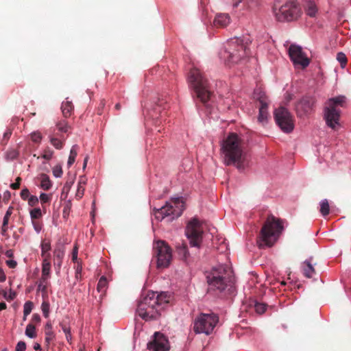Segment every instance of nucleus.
Segmentation results:
<instances>
[{
  "label": "nucleus",
  "mask_w": 351,
  "mask_h": 351,
  "mask_svg": "<svg viewBox=\"0 0 351 351\" xmlns=\"http://www.w3.org/2000/svg\"><path fill=\"white\" fill-rule=\"evenodd\" d=\"M220 154L226 166L234 165L239 170L245 167L244 143L236 133H230L220 143Z\"/></svg>",
  "instance_id": "nucleus-1"
},
{
  "label": "nucleus",
  "mask_w": 351,
  "mask_h": 351,
  "mask_svg": "<svg viewBox=\"0 0 351 351\" xmlns=\"http://www.w3.org/2000/svg\"><path fill=\"white\" fill-rule=\"evenodd\" d=\"M208 289L214 293H222L230 290L235 280L233 271L226 265H219L213 267L206 274Z\"/></svg>",
  "instance_id": "nucleus-2"
},
{
  "label": "nucleus",
  "mask_w": 351,
  "mask_h": 351,
  "mask_svg": "<svg viewBox=\"0 0 351 351\" xmlns=\"http://www.w3.org/2000/svg\"><path fill=\"white\" fill-rule=\"evenodd\" d=\"M167 302L169 298L166 293H148L138 302L137 314L146 322L158 319Z\"/></svg>",
  "instance_id": "nucleus-3"
},
{
  "label": "nucleus",
  "mask_w": 351,
  "mask_h": 351,
  "mask_svg": "<svg viewBox=\"0 0 351 351\" xmlns=\"http://www.w3.org/2000/svg\"><path fill=\"white\" fill-rule=\"evenodd\" d=\"M250 40L246 38H230L219 53L220 58L228 66L238 63L249 54Z\"/></svg>",
  "instance_id": "nucleus-4"
},
{
  "label": "nucleus",
  "mask_w": 351,
  "mask_h": 351,
  "mask_svg": "<svg viewBox=\"0 0 351 351\" xmlns=\"http://www.w3.org/2000/svg\"><path fill=\"white\" fill-rule=\"evenodd\" d=\"M284 229L281 219L269 215L265 221L257 243L260 247H271L278 241Z\"/></svg>",
  "instance_id": "nucleus-5"
},
{
  "label": "nucleus",
  "mask_w": 351,
  "mask_h": 351,
  "mask_svg": "<svg viewBox=\"0 0 351 351\" xmlns=\"http://www.w3.org/2000/svg\"><path fill=\"white\" fill-rule=\"evenodd\" d=\"M189 86L195 90L197 97L203 103H206L210 97L211 92L208 88L207 80L196 67H193L188 75Z\"/></svg>",
  "instance_id": "nucleus-6"
},
{
  "label": "nucleus",
  "mask_w": 351,
  "mask_h": 351,
  "mask_svg": "<svg viewBox=\"0 0 351 351\" xmlns=\"http://www.w3.org/2000/svg\"><path fill=\"white\" fill-rule=\"evenodd\" d=\"M346 103V97L339 95L329 99L326 102L324 110V117L326 125L336 130L339 126L340 108Z\"/></svg>",
  "instance_id": "nucleus-7"
},
{
  "label": "nucleus",
  "mask_w": 351,
  "mask_h": 351,
  "mask_svg": "<svg viewBox=\"0 0 351 351\" xmlns=\"http://www.w3.org/2000/svg\"><path fill=\"white\" fill-rule=\"evenodd\" d=\"M273 12L276 20L280 22L296 21L303 14L297 0H287L280 8H274Z\"/></svg>",
  "instance_id": "nucleus-8"
},
{
  "label": "nucleus",
  "mask_w": 351,
  "mask_h": 351,
  "mask_svg": "<svg viewBox=\"0 0 351 351\" xmlns=\"http://www.w3.org/2000/svg\"><path fill=\"white\" fill-rule=\"evenodd\" d=\"M184 208V202L182 198H172L166 204L159 208H154V215L158 221L165 218L168 221H172L180 217Z\"/></svg>",
  "instance_id": "nucleus-9"
},
{
  "label": "nucleus",
  "mask_w": 351,
  "mask_h": 351,
  "mask_svg": "<svg viewBox=\"0 0 351 351\" xmlns=\"http://www.w3.org/2000/svg\"><path fill=\"white\" fill-rule=\"evenodd\" d=\"M219 322V317L214 313H202L193 322V330L197 334L210 335Z\"/></svg>",
  "instance_id": "nucleus-10"
},
{
  "label": "nucleus",
  "mask_w": 351,
  "mask_h": 351,
  "mask_svg": "<svg viewBox=\"0 0 351 351\" xmlns=\"http://www.w3.org/2000/svg\"><path fill=\"white\" fill-rule=\"evenodd\" d=\"M153 250L156 257L157 267H168L172 260V250L169 245L164 241L158 240L154 242Z\"/></svg>",
  "instance_id": "nucleus-11"
},
{
  "label": "nucleus",
  "mask_w": 351,
  "mask_h": 351,
  "mask_svg": "<svg viewBox=\"0 0 351 351\" xmlns=\"http://www.w3.org/2000/svg\"><path fill=\"white\" fill-rule=\"evenodd\" d=\"M274 119L280 130L287 134L293 132L295 128V120L290 112L284 107H280L275 110Z\"/></svg>",
  "instance_id": "nucleus-12"
},
{
  "label": "nucleus",
  "mask_w": 351,
  "mask_h": 351,
  "mask_svg": "<svg viewBox=\"0 0 351 351\" xmlns=\"http://www.w3.org/2000/svg\"><path fill=\"white\" fill-rule=\"evenodd\" d=\"M203 230L200 222L196 219H192L187 224L185 234L192 247H199L202 239Z\"/></svg>",
  "instance_id": "nucleus-13"
},
{
  "label": "nucleus",
  "mask_w": 351,
  "mask_h": 351,
  "mask_svg": "<svg viewBox=\"0 0 351 351\" xmlns=\"http://www.w3.org/2000/svg\"><path fill=\"white\" fill-rule=\"evenodd\" d=\"M288 52L295 67L305 69L309 65L310 59L300 46L292 44L289 46Z\"/></svg>",
  "instance_id": "nucleus-14"
},
{
  "label": "nucleus",
  "mask_w": 351,
  "mask_h": 351,
  "mask_svg": "<svg viewBox=\"0 0 351 351\" xmlns=\"http://www.w3.org/2000/svg\"><path fill=\"white\" fill-rule=\"evenodd\" d=\"M147 349L149 351H169V340L163 334L156 332L153 340L147 343Z\"/></svg>",
  "instance_id": "nucleus-15"
},
{
  "label": "nucleus",
  "mask_w": 351,
  "mask_h": 351,
  "mask_svg": "<svg viewBox=\"0 0 351 351\" xmlns=\"http://www.w3.org/2000/svg\"><path fill=\"white\" fill-rule=\"evenodd\" d=\"M314 105V100L312 98H302L296 105L298 116L302 117L309 113Z\"/></svg>",
  "instance_id": "nucleus-16"
},
{
  "label": "nucleus",
  "mask_w": 351,
  "mask_h": 351,
  "mask_svg": "<svg viewBox=\"0 0 351 351\" xmlns=\"http://www.w3.org/2000/svg\"><path fill=\"white\" fill-rule=\"evenodd\" d=\"M231 22V18L227 13H218L215 15L213 24L216 27L224 28Z\"/></svg>",
  "instance_id": "nucleus-17"
},
{
  "label": "nucleus",
  "mask_w": 351,
  "mask_h": 351,
  "mask_svg": "<svg viewBox=\"0 0 351 351\" xmlns=\"http://www.w3.org/2000/svg\"><path fill=\"white\" fill-rule=\"evenodd\" d=\"M306 14L310 17H315L318 8L314 0H302Z\"/></svg>",
  "instance_id": "nucleus-18"
},
{
  "label": "nucleus",
  "mask_w": 351,
  "mask_h": 351,
  "mask_svg": "<svg viewBox=\"0 0 351 351\" xmlns=\"http://www.w3.org/2000/svg\"><path fill=\"white\" fill-rule=\"evenodd\" d=\"M311 261L312 258H311L304 261L302 265L303 274L306 278H312L315 274V271L311 263Z\"/></svg>",
  "instance_id": "nucleus-19"
},
{
  "label": "nucleus",
  "mask_w": 351,
  "mask_h": 351,
  "mask_svg": "<svg viewBox=\"0 0 351 351\" xmlns=\"http://www.w3.org/2000/svg\"><path fill=\"white\" fill-rule=\"evenodd\" d=\"M268 107L265 102L261 101V106L259 108V114L258 117V121L262 124H265L267 121L268 117Z\"/></svg>",
  "instance_id": "nucleus-20"
},
{
  "label": "nucleus",
  "mask_w": 351,
  "mask_h": 351,
  "mask_svg": "<svg viewBox=\"0 0 351 351\" xmlns=\"http://www.w3.org/2000/svg\"><path fill=\"white\" fill-rule=\"evenodd\" d=\"M87 179L84 176H80L77 183V191L75 193V197L77 199H81L84 193L85 186L86 184Z\"/></svg>",
  "instance_id": "nucleus-21"
},
{
  "label": "nucleus",
  "mask_w": 351,
  "mask_h": 351,
  "mask_svg": "<svg viewBox=\"0 0 351 351\" xmlns=\"http://www.w3.org/2000/svg\"><path fill=\"white\" fill-rule=\"evenodd\" d=\"M41 256L43 260H50L51 243L49 241L44 240L40 244Z\"/></svg>",
  "instance_id": "nucleus-22"
},
{
  "label": "nucleus",
  "mask_w": 351,
  "mask_h": 351,
  "mask_svg": "<svg viewBox=\"0 0 351 351\" xmlns=\"http://www.w3.org/2000/svg\"><path fill=\"white\" fill-rule=\"evenodd\" d=\"M50 260H43L41 278H43V280H48L50 278Z\"/></svg>",
  "instance_id": "nucleus-23"
},
{
  "label": "nucleus",
  "mask_w": 351,
  "mask_h": 351,
  "mask_svg": "<svg viewBox=\"0 0 351 351\" xmlns=\"http://www.w3.org/2000/svg\"><path fill=\"white\" fill-rule=\"evenodd\" d=\"M61 109L64 117H68L71 115L73 110V105L72 102L69 101L68 98H66V101L62 102Z\"/></svg>",
  "instance_id": "nucleus-24"
},
{
  "label": "nucleus",
  "mask_w": 351,
  "mask_h": 351,
  "mask_svg": "<svg viewBox=\"0 0 351 351\" xmlns=\"http://www.w3.org/2000/svg\"><path fill=\"white\" fill-rule=\"evenodd\" d=\"M228 2L234 8L237 7L241 3H243L246 7L250 8L256 3V0H228Z\"/></svg>",
  "instance_id": "nucleus-25"
},
{
  "label": "nucleus",
  "mask_w": 351,
  "mask_h": 351,
  "mask_svg": "<svg viewBox=\"0 0 351 351\" xmlns=\"http://www.w3.org/2000/svg\"><path fill=\"white\" fill-rule=\"evenodd\" d=\"M177 250L178 255L184 260H186L189 256V252L187 248V246L184 243H182L181 245H178L177 246Z\"/></svg>",
  "instance_id": "nucleus-26"
},
{
  "label": "nucleus",
  "mask_w": 351,
  "mask_h": 351,
  "mask_svg": "<svg viewBox=\"0 0 351 351\" xmlns=\"http://www.w3.org/2000/svg\"><path fill=\"white\" fill-rule=\"evenodd\" d=\"M77 149L78 146L77 145H74L72 146L70 150V154L67 161V165L69 167H71L75 162V158L77 155Z\"/></svg>",
  "instance_id": "nucleus-27"
},
{
  "label": "nucleus",
  "mask_w": 351,
  "mask_h": 351,
  "mask_svg": "<svg viewBox=\"0 0 351 351\" xmlns=\"http://www.w3.org/2000/svg\"><path fill=\"white\" fill-rule=\"evenodd\" d=\"M320 209L319 211L322 216L326 217L329 214L330 212V206L328 202L326 199H322L320 203Z\"/></svg>",
  "instance_id": "nucleus-28"
},
{
  "label": "nucleus",
  "mask_w": 351,
  "mask_h": 351,
  "mask_svg": "<svg viewBox=\"0 0 351 351\" xmlns=\"http://www.w3.org/2000/svg\"><path fill=\"white\" fill-rule=\"evenodd\" d=\"M40 179V187L43 190H49L51 187V182L49 178L47 175L43 174Z\"/></svg>",
  "instance_id": "nucleus-29"
},
{
  "label": "nucleus",
  "mask_w": 351,
  "mask_h": 351,
  "mask_svg": "<svg viewBox=\"0 0 351 351\" xmlns=\"http://www.w3.org/2000/svg\"><path fill=\"white\" fill-rule=\"evenodd\" d=\"M107 285L108 282L106 278L104 276H101L97 283V289L98 292L104 293L106 290Z\"/></svg>",
  "instance_id": "nucleus-30"
},
{
  "label": "nucleus",
  "mask_w": 351,
  "mask_h": 351,
  "mask_svg": "<svg viewBox=\"0 0 351 351\" xmlns=\"http://www.w3.org/2000/svg\"><path fill=\"white\" fill-rule=\"evenodd\" d=\"M25 335L31 339L36 337V328L34 325L31 324H27L25 328Z\"/></svg>",
  "instance_id": "nucleus-31"
},
{
  "label": "nucleus",
  "mask_w": 351,
  "mask_h": 351,
  "mask_svg": "<svg viewBox=\"0 0 351 351\" xmlns=\"http://www.w3.org/2000/svg\"><path fill=\"white\" fill-rule=\"evenodd\" d=\"M29 215L32 221L40 219L43 216L42 210L40 208H34L29 211Z\"/></svg>",
  "instance_id": "nucleus-32"
},
{
  "label": "nucleus",
  "mask_w": 351,
  "mask_h": 351,
  "mask_svg": "<svg viewBox=\"0 0 351 351\" xmlns=\"http://www.w3.org/2000/svg\"><path fill=\"white\" fill-rule=\"evenodd\" d=\"M56 128L59 132L66 133L69 131V126L65 120H61L56 123Z\"/></svg>",
  "instance_id": "nucleus-33"
},
{
  "label": "nucleus",
  "mask_w": 351,
  "mask_h": 351,
  "mask_svg": "<svg viewBox=\"0 0 351 351\" xmlns=\"http://www.w3.org/2000/svg\"><path fill=\"white\" fill-rule=\"evenodd\" d=\"M33 308V303L30 301H27L24 304L23 306V319H25L26 317L30 314Z\"/></svg>",
  "instance_id": "nucleus-34"
},
{
  "label": "nucleus",
  "mask_w": 351,
  "mask_h": 351,
  "mask_svg": "<svg viewBox=\"0 0 351 351\" xmlns=\"http://www.w3.org/2000/svg\"><path fill=\"white\" fill-rule=\"evenodd\" d=\"M45 342L49 346L51 341H53L56 338V335L53 330H45Z\"/></svg>",
  "instance_id": "nucleus-35"
},
{
  "label": "nucleus",
  "mask_w": 351,
  "mask_h": 351,
  "mask_svg": "<svg viewBox=\"0 0 351 351\" xmlns=\"http://www.w3.org/2000/svg\"><path fill=\"white\" fill-rule=\"evenodd\" d=\"M60 326L61 327L62 330L64 333V335H69L71 332V326L69 323V322H66V320H63L60 322L59 324Z\"/></svg>",
  "instance_id": "nucleus-36"
},
{
  "label": "nucleus",
  "mask_w": 351,
  "mask_h": 351,
  "mask_svg": "<svg viewBox=\"0 0 351 351\" xmlns=\"http://www.w3.org/2000/svg\"><path fill=\"white\" fill-rule=\"evenodd\" d=\"M41 309L43 315L45 318H47L49 315L50 305L47 301H43L41 304Z\"/></svg>",
  "instance_id": "nucleus-37"
},
{
  "label": "nucleus",
  "mask_w": 351,
  "mask_h": 351,
  "mask_svg": "<svg viewBox=\"0 0 351 351\" xmlns=\"http://www.w3.org/2000/svg\"><path fill=\"white\" fill-rule=\"evenodd\" d=\"M337 60L341 64V68H344L347 63V58L346 55L342 52H339L337 55Z\"/></svg>",
  "instance_id": "nucleus-38"
},
{
  "label": "nucleus",
  "mask_w": 351,
  "mask_h": 351,
  "mask_svg": "<svg viewBox=\"0 0 351 351\" xmlns=\"http://www.w3.org/2000/svg\"><path fill=\"white\" fill-rule=\"evenodd\" d=\"M50 142L51 145L58 149H60L62 147V141L57 138L50 137Z\"/></svg>",
  "instance_id": "nucleus-39"
},
{
  "label": "nucleus",
  "mask_w": 351,
  "mask_h": 351,
  "mask_svg": "<svg viewBox=\"0 0 351 351\" xmlns=\"http://www.w3.org/2000/svg\"><path fill=\"white\" fill-rule=\"evenodd\" d=\"M47 280H43V278H40L38 284V289L39 291H41L43 293L46 292L48 283Z\"/></svg>",
  "instance_id": "nucleus-40"
},
{
  "label": "nucleus",
  "mask_w": 351,
  "mask_h": 351,
  "mask_svg": "<svg viewBox=\"0 0 351 351\" xmlns=\"http://www.w3.org/2000/svg\"><path fill=\"white\" fill-rule=\"evenodd\" d=\"M19 156V153L16 149H10L5 154V157L8 160H14Z\"/></svg>",
  "instance_id": "nucleus-41"
},
{
  "label": "nucleus",
  "mask_w": 351,
  "mask_h": 351,
  "mask_svg": "<svg viewBox=\"0 0 351 351\" xmlns=\"http://www.w3.org/2000/svg\"><path fill=\"white\" fill-rule=\"evenodd\" d=\"M255 311L258 314H263L266 311V305L263 303H256L255 304Z\"/></svg>",
  "instance_id": "nucleus-42"
},
{
  "label": "nucleus",
  "mask_w": 351,
  "mask_h": 351,
  "mask_svg": "<svg viewBox=\"0 0 351 351\" xmlns=\"http://www.w3.org/2000/svg\"><path fill=\"white\" fill-rule=\"evenodd\" d=\"M43 138L42 134L39 132H34L31 134V139L34 143H40Z\"/></svg>",
  "instance_id": "nucleus-43"
},
{
  "label": "nucleus",
  "mask_w": 351,
  "mask_h": 351,
  "mask_svg": "<svg viewBox=\"0 0 351 351\" xmlns=\"http://www.w3.org/2000/svg\"><path fill=\"white\" fill-rule=\"evenodd\" d=\"M53 175L56 178H60L62 176V167L59 165H56L52 169Z\"/></svg>",
  "instance_id": "nucleus-44"
},
{
  "label": "nucleus",
  "mask_w": 351,
  "mask_h": 351,
  "mask_svg": "<svg viewBox=\"0 0 351 351\" xmlns=\"http://www.w3.org/2000/svg\"><path fill=\"white\" fill-rule=\"evenodd\" d=\"M9 219H10L9 217H6V216L3 217V224H2V227H1V234L3 236L5 235L6 232L8 230V224L9 222Z\"/></svg>",
  "instance_id": "nucleus-45"
},
{
  "label": "nucleus",
  "mask_w": 351,
  "mask_h": 351,
  "mask_svg": "<svg viewBox=\"0 0 351 351\" xmlns=\"http://www.w3.org/2000/svg\"><path fill=\"white\" fill-rule=\"evenodd\" d=\"M27 201L28 205L29 206L33 207V206H36L38 204L39 199L37 196L32 195L28 198V199Z\"/></svg>",
  "instance_id": "nucleus-46"
},
{
  "label": "nucleus",
  "mask_w": 351,
  "mask_h": 351,
  "mask_svg": "<svg viewBox=\"0 0 351 351\" xmlns=\"http://www.w3.org/2000/svg\"><path fill=\"white\" fill-rule=\"evenodd\" d=\"M39 199L42 204H45V203L49 202L51 201V195L50 194L42 193L40 195Z\"/></svg>",
  "instance_id": "nucleus-47"
},
{
  "label": "nucleus",
  "mask_w": 351,
  "mask_h": 351,
  "mask_svg": "<svg viewBox=\"0 0 351 351\" xmlns=\"http://www.w3.org/2000/svg\"><path fill=\"white\" fill-rule=\"evenodd\" d=\"M21 197L23 200L27 201L28 198L32 195H30L29 191L27 188L22 189L20 193Z\"/></svg>",
  "instance_id": "nucleus-48"
},
{
  "label": "nucleus",
  "mask_w": 351,
  "mask_h": 351,
  "mask_svg": "<svg viewBox=\"0 0 351 351\" xmlns=\"http://www.w3.org/2000/svg\"><path fill=\"white\" fill-rule=\"evenodd\" d=\"M53 154V151L46 150L43 154L42 158L45 159V160H51L52 158Z\"/></svg>",
  "instance_id": "nucleus-49"
},
{
  "label": "nucleus",
  "mask_w": 351,
  "mask_h": 351,
  "mask_svg": "<svg viewBox=\"0 0 351 351\" xmlns=\"http://www.w3.org/2000/svg\"><path fill=\"white\" fill-rule=\"evenodd\" d=\"M26 344L24 341H19L17 343L15 351H25Z\"/></svg>",
  "instance_id": "nucleus-50"
},
{
  "label": "nucleus",
  "mask_w": 351,
  "mask_h": 351,
  "mask_svg": "<svg viewBox=\"0 0 351 351\" xmlns=\"http://www.w3.org/2000/svg\"><path fill=\"white\" fill-rule=\"evenodd\" d=\"M32 225L34 226V230L37 233H40L42 230V225L40 223L36 222L35 221H32Z\"/></svg>",
  "instance_id": "nucleus-51"
},
{
  "label": "nucleus",
  "mask_w": 351,
  "mask_h": 351,
  "mask_svg": "<svg viewBox=\"0 0 351 351\" xmlns=\"http://www.w3.org/2000/svg\"><path fill=\"white\" fill-rule=\"evenodd\" d=\"M11 135H12V130L10 129H7L3 134L2 141H8L10 138V137L11 136Z\"/></svg>",
  "instance_id": "nucleus-52"
},
{
  "label": "nucleus",
  "mask_w": 351,
  "mask_h": 351,
  "mask_svg": "<svg viewBox=\"0 0 351 351\" xmlns=\"http://www.w3.org/2000/svg\"><path fill=\"white\" fill-rule=\"evenodd\" d=\"M77 253H78V248L77 246L75 245L73 247V252H72V260L75 262L77 260Z\"/></svg>",
  "instance_id": "nucleus-53"
},
{
  "label": "nucleus",
  "mask_w": 351,
  "mask_h": 351,
  "mask_svg": "<svg viewBox=\"0 0 351 351\" xmlns=\"http://www.w3.org/2000/svg\"><path fill=\"white\" fill-rule=\"evenodd\" d=\"M6 265L10 268L14 269V268H15L16 267L17 263L14 260L10 259V260L6 261Z\"/></svg>",
  "instance_id": "nucleus-54"
},
{
  "label": "nucleus",
  "mask_w": 351,
  "mask_h": 351,
  "mask_svg": "<svg viewBox=\"0 0 351 351\" xmlns=\"http://www.w3.org/2000/svg\"><path fill=\"white\" fill-rule=\"evenodd\" d=\"M6 280V276L3 270L0 267V282H3Z\"/></svg>",
  "instance_id": "nucleus-55"
},
{
  "label": "nucleus",
  "mask_w": 351,
  "mask_h": 351,
  "mask_svg": "<svg viewBox=\"0 0 351 351\" xmlns=\"http://www.w3.org/2000/svg\"><path fill=\"white\" fill-rule=\"evenodd\" d=\"M54 254L60 259H62L64 256V252L61 250H56Z\"/></svg>",
  "instance_id": "nucleus-56"
},
{
  "label": "nucleus",
  "mask_w": 351,
  "mask_h": 351,
  "mask_svg": "<svg viewBox=\"0 0 351 351\" xmlns=\"http://www.w3.org/2000/svg\"><path fill=\"white\" fill-rule=\"evenodd\" d=\"M45 330H53L52 324L51 322H47L45 326Z\"/></svg>",
  "instance_id": "nucleus-57"
},
{
  "label": "nucleus",
  "mask_w": 351,
  "mask_h": 351,
  "mask_svg": "<svg viewBox=\"0 0 351 351\" xmlns=\"http://www.w3.org/2000/svg\"><path fill=\"white\" fill-rule=\"evenodd\" d=\"M65 337H66V339L67 341V342L70 344L72 343V335H71V332L70 333H69V335H65Z\"/></svg>",
  "instance_id": "nucleus-58"
},
{
  "label": "nucleus",
  "mask_w": 351,
  "mask_h": 351,
  "mask_svg": "<svg viewBox=\"0 0 351 351\" xmlns=\"http://www.w3.org/2000/svg\"><path fill=\"white\" fill-rule=\"evenodd\" d=\"M12 210L13 208L9 207L4 216L10 217L11 215L12 214Z\"/></svg>",
  "instance_id": "nucleus-59"
},
{
  "label": "nucleus",
  "mask_w": 351,
  "mask_h": 351,
  "mask_svg": "<svg viewBox=\"0 0 351 351\" xmlns=\"http://www.w3.org/2000/svg\"><path fill=\"white\" fill-rule=\"evenodd\" d=\"M32 319L35 322H39L40 321V317L38 314H34L32 315Z\"/></svg>",
  "instance_id": "nucleus-60"
},
{
  "label": "nucleus",
  "mask_w": 351,
  "mask_h": 351,
  "mask_svg": "<svg viewBox=\"0 0 351 351\" xmlns=\"http://www.w3.org/2000/svg\"><path fill=\"white\" fill-rule=\"evenodd\" d=\"M20 186V183L15 182L14 183H12L10 184V187L12 189H17Z\"/></svg>",
  "instance_id": "nucleus-61"
},
{
  "label": "nucleus",
  "mask_w": 351,
  "mask_h": 351,
  "mask_svg": "<svg viewBox=\"0 0 351 351\" xmlns=\"http://www.w3.org/2000/svg\"><path fill=\"white\" fill-rule=\"evenodd\" d=\"M5 256L8 258H12L13 256V251L12 250H8L5 253Z\"/></svg>",
  "instance_id": "nucleus-62"
},
{
  "label": "nucleus",
  "mask_w": 351,
  "mask_h": 351,
  "mask_svg": "<svg viewBox=\"0 0 351 351\" xmlns=\"http://www.w3.org/2000/svg\"><path fill=\"white\" fill-rule=\"evenodd\" d=\"M7 307V305L5 302H0V311L5 309Z\"/></svg>",
  "instance_id": "nucleus-63"
},
{
  "label": "nucleus",
  "mask_w": 351,
  "mask_h": 351,
  "mask_svg": "<svg viewBox=\"0 0 351 351\" xmlns=\"http://www.w3.org/2000/svg\"><path fill=\"white\" fill-rule=\"evenodd\" d=\"M34 349L35 350H41V347L40 346V344L38 343H36L34 346Z\"/></svg>",
  "instance_id": "nucleus-64"
}]
</instances>
